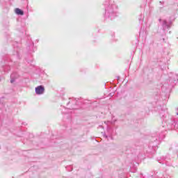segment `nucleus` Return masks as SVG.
I'll return each mask as SVG.
<instances>
[{
    "label": "nucleus",
    "mask_w": 178,
    "mask_h": 178,
    "mask_svg": "<svg viewBox=\"0 0 178 178\" xmlns=\"http://www.w3.org/2000/svg\"><path fill=\"white\" fill-rule=\"evenodd\" d=\"M15 12L17 15H20L21 16L24 15V13L20 8H15Z\"/></svg>",
    "instance_id": "f03ea898"
},
{
    "label": "nucleus",
    "mask_w": 178,
    "mask_h": 178,
    "mask_svg": "<svg viewBox=\"0 0 178 178\" xmlns=\"http://www.w3.org/2000/svg\"><path fill=\"white\" fill-rule=\"evenodd\" d=\"M10 82H11V83H13V80H11Z\"/></svg>",
    "instance_id": "7ed1b4c3"
},
{
    "label": "nucleus",
    "mask_w": 178,
    "mask_h": 178,
    "mask_svg": "<svg viewBox=\"0 0 178 178\" xmlns=\"http://www.w3.org/2000/svg\"><path fill=\"white\" fill-rule=\"evenodd\" d=\"M44 91H45V88L42 86H39L35 88V93L38 95H41L42 94H44Z\"/></svg>",
    "instance_id": "f257e3e1"
}]
</instances>
